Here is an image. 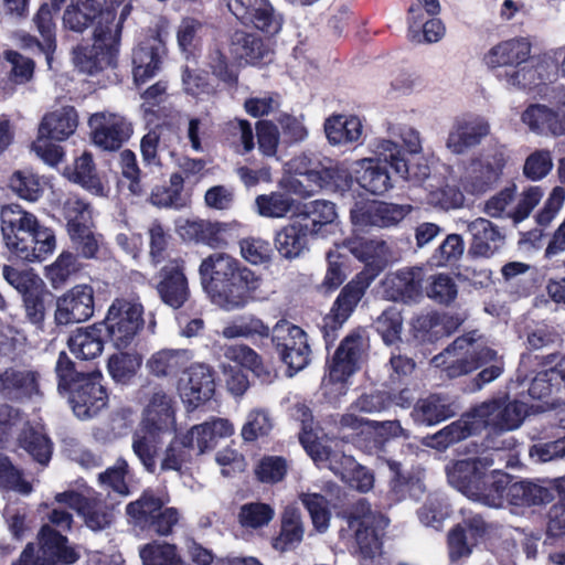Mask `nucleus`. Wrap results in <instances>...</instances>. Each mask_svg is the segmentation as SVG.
Here are the masks:
<instances>
[{"label": "nucleus", "mask_w": 565, "mask_h": 565, "mask_svg": "<svg viewBox=\"0 0 565 565\" xmlns=\"http://www.w3.org/2000/svg\"><path fill=\"white\" fill-rule=\"evenodd\" d=\"M199 274L211 302L227 312L245 308L260 285V278L255 273L224 253L205 257Z\"/></svg>", "instance_id": "1"}, {"label": "nucleus", "mask_w": 565, "mask_h": 565, "mask_svg": "<svg viewBox=\"0 0 565 565\" xmlns=\"http://www.w3.org/2000/svg\"><path fill=\"white\" fill-rule=\"evenodd\" d=\"M531 43L525 38L501 41L491 46L482 62L494 77L511 89H526L536 86L543 77L540 61L530 66Z\"/></svg>", "instance_id": "2"}, {"label": "nucleus", "mask_w": 565, "mask_h": 565, "mask_svg": "<svg viewBox=\"0 0 565 565\" xmlns=\"http://www.w3.org/2000/svg\"><path fill=\"white\" fill-rule=\"evenodd\" d=\"M302 429L300 433V443L307 454L319 467H327L342 481L361 492L372 489L374 483L373 476L362 466H360L352 456H347L340 450L331 449L315 431L311 415L307 414L305 407Z\"/></svg>", "instance_id": "3"}, {"label": "nucleus", "mask_w": 565, "mask_h": 565, "mask_svg": "<svg viewBox=\"0 0 565 565\" xmlns=\"http://www.w3.org/2000/svg\"><path fill=\"white\" fill-rule=\"evenodd\" d=\"M436 366H445L450 377L460 376L480 366L484 367L478 375L479 388L495 379L503 372L502 358L490 348H482L472 334L458 338L443 353L433 359Z\"/></svg>", "instance_id": "4"}, {"label": "nucleus", "mask_w": 565, "mask_h": 565, "mask_svg": "<svg viewBox=\"0 0 565 565\" xmlns=\"http://www.w3.org/2000/svg\"><path fill=\"white\" fill-rule=\"evenodd\" d=\"M130 0H71L62 23L64 29L82 33L93 26V33L100 26L111 33L121 32V25L131 12Z\"/></svg>", "instance_id": "5"}, {"label": "nucleus", "mask_w": 565, "mask_h": 565, "mask_svg": "<svg viewBox=\"0 0 565 565\" xmlns=\"http://www.w3.org/2000/svg\"><path fill=\"white\" fill-rule=\"evenodd\" d=\"M374 158H363L352 162V171L361 188L382 195L392 188L391 177L381 162L388 163L397 174L409 172L408 164L397 142L391 139H376L372 143Z\"/></svg>", "instance_id": "6"}, {"label": "nucleus", "mask_w": 565, "mask_h": 565, "mask_svg": "<svg viewBox=\"0 0 565 565\" xmlns=\"http://www.w3.org/2000/svg\"><path fill=\"white\" fill-rule=\"evenodd\" d=\"M489 482L495 488L494 492L483 494L475 490L468 492L483 500L491 508H501L505 503L514 507L546 504L554 499L558 489L557 481H512L507 473L490 476Z\"/></svg>", "instance_id": "7"}, {"label": "nucleus", "mask_w": 565, "mask_h": 565, "mask_svg": "<svg viewBox=\"0 0 565 565\" xmlns=\"http://www.w3.org/2000/svg\"><path fill=\"white\" fill-rule=\"evenodd\" d=\"M348 523L355 535L359 564L386 565L377 531L384 530L388 520L381 513L373 512L370 505L361 500L351 512Z\"/></svg>", "instance_id": "8"}, {"label": "nucleus", "mask_w": 565, "mask_h": 565, "mask_svg": "<svg viewBox=\"0 0 565 565\" xmlns=\"http://www.w3.org/2000/svg\"><path fill=\"white\" fill-rule=\"evenodd\" d=\"M507 153L501 148H487L471 156L463 164L459 183L462 191L482 195L500 181L507 164Z\"/></svg>", "instance_id": "9"}, {"label": "nucleus", "mask_w": 565, "mask_h": 565, "mask_svg": "<svg viewBox=\"0 0 565 565\" xmlns=\"http://www.w3.org/2000/svg\"><path fill=\"white\" fill-rule=\"evenodd\" d=\"M143 307L134 299L117 298L109 306L105 319L99 322L114 348L127 349L143 327Z\"/></svg>", "instance_id": "10"}, {"label": "nucleus", "mask_w": 565, "mask_h": 565, "mask_svg": "<svg viewBox=\"0 0 565 565\" xmlns=\"http://www.w3.org/2000/svg\"><path fill=\"white\" fill-rule=\"evenodd\" d=\"M169 495L163 491L146 490L140 499L127 505V514L140 526H149L159 535H169L179 521L174 508H166Z\"/></svg>", "instance_id": "11"}, {"label": "nucleus", "mask_w": 565, "mask_h": 565, "mask_svg": "<svg viewBox=\"0 0 565 565\" xmlns=\"http://www.w3.org/2000/svg\"><path fill=\"white\" fill-rule=\"evenodd\" d=\"M363 347V338L353 333L348 335L335 351L329 366V374L322 381L323 390L331 398L347 393L348 380L358 369Z\"/></svg>", "instance_id": "12"}, {"label": "nucleus", "mask_w": 565, "mask_h": 565, "mask_svg": "<svg viewBox=\"0 0 565 565\" xmlns=\"http://www.w3.org/2000/svg\"><path fill=\"white\" fill-rule=\"evenodd\" d=\"M526 412L524 403L500 397L478 405L471 415L479 434L484 429L500 433L518 428Z\"/></svg>", "instance_id": "13"}, {"label": "nucleus", "mask_w": 565, "mask_h": 565, "mask_svg": "<svg viewBox=\"0 0 565 565\" xmlns=\"http://www.w3.org/2000/svg\"><path fill=\"white\" fill-rule=\"evenodd\" d=\"M492 463V460L487 457L459 460L447 468L448 481L468 499L488 505L483 500L475 498L468 491L475 490L480 494L494 492L495 488L489 482V478L503 472L500 470L487 472Z\"/></svg>", "instance_id": "14"}, {"label": "nucleus", "mask_w": 565, "mask_h": 565, "mask_svg": "<svg viewBox=\"0 0 565 565\" xmlns=\"http://www.w3.org/2000/svg\"><path fill=\"white\" fill-rule=\"evenodd\" d=\"M120 33H111L98 26L93 36L92 46H77L73 51V63L82 72L93 75L111 66L119 51Z\"/></svg>", "instance_id": "15"}, {"label": "nucleus", "mask_w": 565, "mask_h": 565, "mask_svg": "<svg viewBox=\"0 0 565 565\" xmlns=\"http://www.w3.org/2000/svg\"><path fill=\"white\" fill-rule=\"evenodd\" d=\"M40 551L34 556L33 544H28L20 558L12 565H60L72 564L77 559L76 552L67 546L65 536L50 525H43L40 534Z\"/></svg>", "instance_id": "16"}, {"label": "nucleus", "mask_w": 565, "mask_h": 565, "mask_svg": "<svg viewBox=\"0 0 565 565\" xmlns=\"http://www.w3.org/2000/svg\"><path fill=\"white\" fill-rule=\"evenodd\" d=\"M271 337L281 360L289 369L298 372L309 364L310 348L307 334L301 328L280 320L273 328Z\"/></svg>", "instance_id": "17"}, {"label": "nucleus", "mask_w": 565, "mask_h": 565, "mask_svg": "<svg viewBox=\"0 0 565 565\" xmlns=\"http://www.w3.org/2000/svg\"><path fill=\"white\" fill-rule=\"evenodd\" d=\"M102 380L103 375L98 371L81 375L72 388L66 391L70 392V402L78 418L93 417L107 405L108 395Z\"/></svg>", "instance_id": "18"}, {"label": "nucleus", "mask_w": 565, "mask_h": 565, "mask_svg": "<svg viewBox=\"0 0 565 565\" xmlns=\"http://www.w3.org/2000/svg\"><path fill=\"white\" fill-rule=\"evenodd\" d=\"M230 11L244 24L267 34L280 32L284 18L269 0H228Z\"/></svg>", "instance_id": "19"}, {"label": "nucleus", "mask_w": 565, "mask_h": 565, "mask_svg": "<svg viewBox=\"0 0 565 565\" xmlns=\"http://www.w3.org/2000/svg\"><path fill=\"white\" fill-rule=\"evenodd\" d=\"M409 212V205L361 201L356 202L351 210V222L359 231L367 227H391L397 225Z\"/></svg>", "instance_id": "20"}, {"label": "nucleus", "mask_w": 565, "mask_h": 565, "mask_svg": "<svg viewBox=\"0 0 565 565\" xmlns=\"http://www.w3.org/2000/svg\"><path fill=\"white\" fill-rule=\"evenodd\" d=\"M490 134L487 119L473 114H463L456 117L448 130L445 147L452 154H463L479 146Z\"/></svg>", "instance_id": "21"}, {"label": "nucleus", "mask_w": 565, "mask_h": 565, "mask_svg": "<svg viewBox=\"0 0 565 565\" xmlns=\"http://www.w3.org/2000/svg\"><path fill=\"white\" fill-rule=\"evenodd\" d=\"M178 394L189 409L209 402L215 392L214 374L205 364L191 365L179 379Z\"/></svg>", "instance_id": "22"}, {"label": "nucleus", "mask_w": 565, "mask_h": 565, "mask_svg": "<svg viewBox=\"0 0 565 565\" xmlns=\"http://www.w3.org/2000/svg\"><path fill=\"white\" fill-rule=\"evenodd\" d=\"M55 500L57 503L75 510L93 531L104 530L111 522V511L102 502L100 498L94 495L92 490L86 489L81 493L65 491L57 493Z\"/></svg>", "instance_id": "23"}, {"label": "nucleus", "mask_w": 565, "mask_h": 565, "mask_svg": "<svg viewBox=\"0 0 565 565\" xmlns=\"http://www.w3.org/2000/svg\"><path fill=\"white\" fill-rule=\"evenodd\" d=\"M40 373L24 365H12L0 371V396L24 402L41 395Z\"/></svg>", "instance_id": "24"}, {"label": "nucleus", "mask_w": 565, "mask_h": 565, "mask_svg": "<svg viewBox=\"0 0 565 565\" xmlns=\"http://www.w3.org/2000/svg\"><path fill=\"white\" fill-rule=\"evenodd\" d=\"M94 310V288L79 284L57 299L55 320L58 324L79 323L93 317Z\"/></svg>", "instance_id": "25"}, {"label": "nucleus", "mask_w": 565, "mask_h": 565, "mask_svg": "<svg viewBox=\"0 0 565 565\" xmlns=\"http://www.w3.org/2000/svg\"><path fill=\"white\" fill-rule=\"evenodd\" d=\"M156 290L160 300L172 309H180L189 301L191 292L182 260H171L160 269Z\"/></svg>", "instance_id": "26"}, {"label": "nucleus", "mask_w": 565, "mask_h": 565, "mask_svg": "<svg viewBox=\"0 0 565 565\" xmlns=\"http://www.w3.org/2000/svg\"><path fill=\"white\" fill-rule=\"evenodd\" d=\"M88 124L94 143L105 150L120 148L131 135L130 124L118 114L96 113Z\"/></svg>", "instance_id": "27"}, {"label": "nucleus", "mask_w": 565, "mask_h": 565, "mask_svg": "<svg viewBox=\"0 0 565 565\" xmlns=\"http://www.w3.org/2000/svg\"><path fill=\"white\" fill-rule=\"evenodd\" d=\"M374 276L375 274L362 271L345 285L338 296L330 315L324 318L326 327L334 330L347 321L374 279Z\"/></svg>", "instance_id": "28"}, {"label": "nucleus", "mask_w": 565, "mask_h": 565, "mask_svg": "<svg viewBox=\"0 0 565 565\" xmlns=\"http://www.w3.org/2000/svg\"><path fill=\"white\" fill-rule=\"evenodd\" d=\"M521 121L530 131L541 136L565 135V95L556 109L543 104H531L521 114Z\"/></svg>", "instance_id": "29"}, {"label": "nucleus", "mask_w": 565, "mask_h": 565, "mask_svg": "<svg viewBox=\"0 0 565 565\" xmlns=\"http://www.w3.org/2000/svg\"><path fill=\"white\" fill-rule=\"evenodd\" d=\"M1 232L7 248L12 252L25 236H30L40 225L36 216L18 204L2 206Z\"/></svg>", "instance_id": "30"}, {"label": "nucleus", "mask_w": 565, "mask_h": 565, "mask_svg": "<svg viewBox=\"0 0 565 565\" xmlns=\"http://www.w3.org/2000/svg\"><path fill=\"white\" fill-rule=\"evenodd\" d=\"M235 431L234 425L226 418H213L191 427L185 434L184 443L195 456L212 450L220 439L231 437Z\"/></svg>", "instance_id": "31"}, {"label": "nucleus", "mask_w": 565, "mask_h": 565, "mask_svg": "<svg viewBox=\"0 0 565 565\" xmlns=\"http://www.w3.org/2000/svg\"><path fill=\"white\" fill-rule=\"evenodd\" d=\"M424 274L422 268H407L385 276L382 295L387 300L413 301L422 296Z\"/></svg>", "instance_id": "32"}, {"label": "nucleus", "mask_w": 565, "mask_h": 565, "mask_svg": "<svg viewBox=\"0 0 565 565\" xmlns=\"http://www.w3.org/2000/svg\"><path fill=\"white\" fill-rule=\"evenodd\" d=\"M164 42L160 34L141 41L132 52V76L137 85L153 77L160 68Z\"/></svg>", "instance_id": "33"}, {"label": "nucleus", "mask_w": 565, "mask_h": 565, "mask_svg": "<svg viewBox=\"0 0 565 565\" xmlns=\"http://www.w3.org/2000/svg\"><path fill=\"white\" fill-rule=\"evenodd\" d=\"M487 532V524L477 514L465 516L462 524L457 525L448 535L449 556L459 562L470 555L472 546Z\"/></svg>", "instance_id": "34"}, {"label": "nucleus", "mask_w": 565, "mask_h": 565, "mask_svg": "<svg viewBox=\"0 0 565 565\" xmlns=\"http://www.w3.org/2000/svg\"><path fill=\"white\" fill-rule=\"evenodd\" d=\"M297 217L303 223H309L311 236L327 237L328 234L338 231V213L335 205L330 201L315 200L299 203Z\"/></svg>", "instance_id": "35"}, {"label": "nucleus", "mask_w": 565, "mask_h": 565, "mask_svg": "<svg viewBox=\"0 0 565 565\" xmlns=\"http://www.w3.org/2000/svg\"><path fill=\"white\" fill-rule=\"evenodd\" d=\"M288 167L296 177L288 180L287 188L297 195L311 196L316 193V185L323 183L319 177L323 163L307 154L294 158L289 161Z\"/></svg>", "instance_id": "36"}, {"label": "nucleus", "mask_w": 565, "mask_h": 565, "mask_svg": "<svg viewBox=\"0 0 565 565\" xmlns=\"http://www.w3.org/2000/svg\"><path fill=\"white\" fill-rule=\"evenodd\" d=\"M142 427L171 434L175 430L172 398L161 388L156 390L143 409Z\"/></svg>", "instance_id": "37"}, {"label": "nucleus", "mask_w": 565, "mask_h": 565, "mask_svg": "<svg viewBox=\"0 0 565 565\" xmlns=\"http://www.w3.org/2000/svg\"><path fill=\"white\" fill-rule=\"evenodd\" d=\"M309 223L301 222V218L291 217V221L282 226L275 234V246L279 255L286 259H295L308 250Z\"/></svg>", "instance_id": "38"}, {"label": "nucleus", "mask_w": 565, "mask_h": 565, "mask_svg": "<svg viewBox=\"0 0 565 565\" xmlns=\"http://www.w3.org/2000/svg\"><path fill=\"white\" fill-rule=\"evenodd\" d=\"M472 237L471 252L481 257L492 256L502 245L503 237L498 228L488 220L478 217L471 222L459 220Z\"/></svg>", "instance_id": "39"}, {"label": "nucleus", "mask_w": 565, "mask_h": 565, "mask_svg": "<svg viewBox=\"0 0 565 565\" xmlns=\"http://www.w3.org/2000/svg\"><path fill=\"white\" fill-rule=\"evenodd\" d=\"M56 247L54 232L43 225H39L35 231L25 236L19 246L11 253L20 259L28 262H41L53 254Z\"/></svg>", "instance_id": "40"}, {"label": "nucleus", "mask_w": 565, "mask_h": 565, "mask_svg": "<svg viewBox=\"0 0 565 565\" xmlns=\"http://www.w3.org/2000/svg\"><path fill=\"white\" fill-rule=\"evenodd\" d=\"M324 132L332 146L360 142L363 136V121L354 115H332L324 121Z\"/></svg>", "instance_id": "41"}, {"label": "nucleus", "mask_w": 565, "mask_h": 565, "mask_svg": "<svg viewBox=\"0 0 565 565\" xmlns=\"http://www.w3.org/2000/svg\"><path fill=\"white\" fill-rule=\"evenodd\" d=\"M555 394L552 404L565 403V356L556 367L540 372L531 382L529 395L541 399Z\"/></svg>", "instance_id": "42"}, {"label": "nucleus", "mask_w": 565, "mask_h": 565, "mask_svg": "<svg viewBox=\"0 0 565 565\" xmlns=\"http://www.w3.org/2000/svg\"><path fill=\"white\" fill-rule=\"evenodd\" d=\"M341 426L360 430L362 434L372 435L375 443L382 445L392 437L404 434V429L397 420L373 422L366 420L353 413H347L341 418Z\"/></svg>", "instance_id": "43"}, {"label": "nucleus", "mask_w": 565, "mask_h": 565, "mask_svg": "<svg viewBox=\"0 0 565 565\" xmlns=\"http://www.w3.org/2000/svg\"><path fill=\"white\" fill-rule=\"evenodd\" d=\"M78 116L76 110L71 107H62L47 114L39 127L42 136H49L54 140L63 141L67 139L77 128Z\"/></svg>", "instance_id": "44"}, {"label": "nucleus", "mask_w": 565, "mask_h": 565, "mask_svg": "<svg viewBox=\"0 0 565 565\" xmlns=\"http://www.w3.org/2000/svg\"><path fill=\"white\" fill-rule=\"evenodd\" d=\"M66 175L94 195L106 196L108 194L109 189L96 174L92 156L87 152L78 157L73 167L67 168Z\"/></svg>", "instance_id": "45"}, {"label": "nucleus", "mask_w": 565, "mask_h": 565, "mask_svg": "<svg viewBox=\"0 0 565 565\" xmlns=\"http://www.w3.org/2000/svg\"><path fill=\"white\" fill-rule=\"evenodd\" d=\"M103 332L99 323L76 330L68 340L71 352L83 360L97 358L104 348Z\"/></svg>", "instance_id": "46"}, {"label": "nucleus", "mask_w": 565, "mask_h": 565, "mask_svg": "<svg viewBox=\"0 0 565 565\" xmlns=\"http://www.w3.org/2000/svg\"><path fill=\"white\" fill-rule=\"evenodd\" d=\"M190 360L191 353L188 350L163 349L151 354L146 367L157 377H168L177 374Z\"/></svg>", "instance_id": "47"}, {"label": "nucleus", "mask_w": 565, "mask_h": 565, "mask_svg": "<svg viewBox=\"0 0 565 565\" xmlns=\"http://www.w3.org/2000/svg\"><path fill=\"white\" fill-rule=\"evenodd\" d=\"M303 537V525L299 510L295 505H287L281 516V529L273 540V547L279 552L294 550Z\"/></svg>", "instance_id": "48"}, {"label": "nucleus", "mask_w": 565, "mask_h": 565, "mask_svg": "<svg viewBox=\"0 0 565 565\" xmlns=\"http://www.w3.org/2000/svg\"><path fill=\"white\" fill-rule=\"evenodd\" d=\"M224 356L237 365L250 370L263 382H270L275 374L273 370L265 365L260 356L249 347L244 344H233L224 349Z\"/></svg>", "instance_id": "49"}, {"label": "nucleus", "mask_w": 565, "mask_h": 565, "mask_svg": "<svg viewBox=\"0 0 565 565\" xmlns=\"http://www.w3.org/2000/svg\"><path fill=\"white\" fill-rule=\"evenodd\" d=\"M299 202L282 192H271L269 194H260L255 199L256 212L268 218H282L288 214L292 217L297 215Z\"/></svg>", "instance_id": "50"}, {"label": "nucleus", "mask_w": 565, "mask_h": 565, "mask_svg": "<svg viewBox=\"0 0 565 565\" xmlns=\"http://www.w3.org/2000/svg\"><path fill=\"white\" fill-rule=\"evenodd\" d=\"M164 434L159 430L148 429L142 427V425L134 433L132 450L149 472H154L156 470V455L161 436Z\"/></svg>", "instance_id": "51"}, {"label": "nucleus", "mask_w": 565, "mask_h": 565, "mask_svg": "<svg viewBox=\"0 0 565 565\" xmlns=\"http://www.w3.org/2000/svg\"><path fill=\"white\" fill-rule=\"evenodd\" d=\"M452 411L444 398L439 395H429L419 399L413 412V419L423 425L431 426L450 417Z\"/></svg>", "instance_id": "52"}, {"label": "nucleus", "mask_w": 565, "mask_h": 565, "mask_svg": "<svg viewBox=\"0 0 565 565\" xmlns=\"http://www.w3.org/2000/svg\"><path fill=\"white\" fill-rule=\"evenodd\" d=\"M374 328L386 345H396L401 342L404 327L402 309L395 305L388 306L374 320Z\"/></svg>", "instance_id": "53"}, {"label": "nucleus", "mask_w": 565, "mask_h": 565, "mask_svg": "<svg viewBox=\"0 0 565 565\" xmlns=\"http://www.w3.org/2000/svg\"><path fill=\"white\" fill-rule=\"evenodd\" d=\"M184 179L181 173L170 177V185L157 186L150 195V203L158 207L182 209L188 205V198L183 194Z\"/></svg>", "instance_id": "54"}, {"label": "nucleus", "mask_w": 565, "mask_h": 565, "mask_svg": "<svg viewBox=\"0 0 565 565\" xmlns=\"http://www.w3.org/2000/svg\"><path fill=\"white\" fill-rule=\"evenodd\" d=\"M62 214L67 223L68 235H76L81 228L92 225L93 210L77 195H67L63 200Z\"/></svg>", "instance_id": "55"}, {"label": "nucleus", "mask_w": 565, "mask_h": 565, "mask_svg": "<svg viewBox=\"0 0 565 565\" xmlns=\"http://www.w3.org/2000/svg\"><path fill=\"white\" fill-rule=\"evenodd\" d=\"M274 428L271 414L260 407L250 409L241 428V437L246 443H254L267 437Z\"/></svg>", "instance_id": "56"}, {"label": "nucleus", "mask_w": 565, "mask_h": 565, "mask_svg": "<svg viewBox=\"0 0 565 565\" xmlns=\"http://www.w3.org/2000/svg\"><path fill=\"white\" fill-rule=\"evenodd\" d=\"M233 53L246 63L256 64L269 55L263 40L255 34L236 32L232 41Z\"/></svg>", "instance_id": "57"}, {"label": "nucleus", "mask_w": 565, "mask_h": 565, "mask_svg": "<svg viewBox=\"0 0 565 565\" xmlns=\"http://www.w3.org/2000/svg\"><path fill=\"white\" fill-rule=\"evenodd\" d=\"M51 3H44L34 18V22L39 32L43 38L42 50L46 55L47 63L50 64L52 53L55 49V24L53 21V12L58 11L65 0H50Z\"/></svg>", "instance_id": "58"}, {"label": "nucleus", "mask_w": 565, "mask_h": 565, "mask_svg": "<svg viewBox=\"0 0 565 565\" xmlns=\"http://www.w3.org/2000/svg\"><path fill=\"white\" fill-rule=\"evenodd\" d=\"M143 565H184L183 557L175 545L166 542H152L139 551Z\"/></svg>", "instance_id": "59"}, {"label": "nucleus", "mask_w": 565, "mask_h": 565, "mask_svg": "<svg viewBox=\"0 0 565 565\" xmlns=\"http://www.w3.org/2000/svg\"><path fill=\"white\" fill-rule=\"evenodd\" d=\"M193 456L194 452L185 445L184 437L175 436L162 455L160 468L164 471L172 470L182 473Z\"/></svg>", "instance_id": "60"}, {"label": "nucleus", "mask_w": 565, "mask_h": 565, "mask_svg": "<svg viewBox=\"0 0 565 565\" xmlns=\"http://www.w3.org/2000/svg\"><path fill=\"white\" fill-rule=\"evenodd\" d=\"M20 445L41 465L51 458L52 445L42 427H29L19 438Z\"/></svg>", "instance_id": "61"}, {"label": "nucleus", "mask_w": 565, "mask_h": 565, "mask_svg": "<svg viewBox=\"0 0 565 565\" xmlns=\"http://www.w3.org/2000/svg\"><path fill=\"white\" fill-rule=\"evenodd\" d=\"M207 32L209 28L202 21L194 18H184L177 30L179 49L185 53L188 57Z\"/></svg>", "instance_id": "62"}, {"label": "nucleus", "mask_w": 565, "mask_h": 565, "mask_svg": "<svg viewBox=\"0 0 565 565\" xmlns=\"http://www.w3.org/2000/svg\"><path fill=\"white\" fill-rule=\"evenodd\" d=\"M343 247L366 265H377L385 255V244L381 241L353 237Z\"/></svg>", "instance_id": "63"}, {"label": "nucleus", "mask_w": 565, "mask_h": 565, "mask_svg": "<svg viewBox=\"0 0 565 565\" xmlns=\"http://www.w3.org/2000/svg\"><path fill=\"white\" fill-rule=\"evenodd\" d=\"M10 188L21 199L38 201L43 193V183L39 175L31 170L15 171L10 178Z\"/></svg>", "instance_id": "64"}]
</instances>
